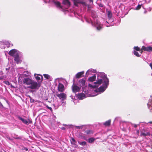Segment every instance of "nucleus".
<instances>
[{
    "instance_id": "nucleus-1",
    "label": "nucleus",
    "mask_w": 152,
    "mask_h": 152,
    "mask_svg": "<svg viewBox=\"0 0 152 152\" xmlns=\"http://www.w3.org/2000/svg\"><path fill=\"white\" fill-rule=\"evenodd\" d=\"M29 88L32 89H38V88L40 87V85L36 82L31 81L29 79Z\"/></svg>"
},
{
    "instance_id": "nucleus-2",
    "label": "nucleus",
    "mask_w": 152,
    "mask_h": 152,
    "mask_svg": "<svg viewBox=\"0 0 152 152\" xmlns=\"http://www.w3.org/2000/svg\"><path fill=\"white\" fill-rule=\"evenodd\" d=\"M103 82L102 80V79H99L96 80V82L94 83L95 84L93 86L91 84H88V86L90 87L94 88H97L99 86L101 85Z\"/></svg>"
},
{
    "instance_id": "nucleus-3",
    "label": "nucleus",
    "mask_w": 152,
    "mask_h": 152,
    "mask_svg": "<svg viewBox=\"0 0 152 152\" xmlns=\"http://www.w3.org/2000/svg\"><path fill=\"white\" fill-rule=\"evenodd\" d=\"M9 54L14 58L19 55V52L17 50L13 49L9 52Z\"/></svg>"
},
{
    "instance_id": "nucleus-4",
    "label": "nucleus",
    "mask_w": 152,
    "mask_h": 152,
    "mask_svg": "<svg viewBox=\"0 0 152 152\" xmlns=\"http://www.w3.org/2000/svg\"><path fill=\"white\" fill-rule=\"evenodd\" d=\"M72 92L74 93H75L77 92H79L81 88L77 86L76 84L74 83L72 86Z\"/></svg>"
},
{
    "instance_id": "nucleus-5",
    "label": "nucleus",
    "mask_w": 152,
    "mask_h": 152,
    "mask_svg": "<svg viewBox=\"0 0 152 152\" xmlns=\"http://www.w3.org/2000/svg\"><path fill=\"white\" fill-rule=\"evenodd\" d=\"M56 95L62 101H64L66 99L67 97L66 94L64 93H61L60 94H57Z\"/></svg>"
},
{
    "instance_id": "nucleus-6",
    "label": "nucleus",
    "mask_w": 152,
    "mask_h": 152,
    "mask_svg": "<svg viewBox=\"0 0 152 152\" xmlns=\"http://www.w3.org/2000/svg\"><path fill=\"white\" fill-rule=\"evenodd\" d=\"M140 136L143 137H146L147 136H150V133L146 131L145 129H142L140 132Z\"/></svg>"
},
{
    "instance_id": "nucleus-7",
    "label": "nucleus",
    "mask_w": 152,
    "mask_h": 152,
    "mask_svg": "<svg viewBox=\"0 0 152 152\" xmlns=\"http://www.w3.org/2000/svg\"><path fill=\"white\" fill-rule=\"evenodd\" d=\"M58 90L60 92H63L65 90L64 85L62 83H59L58 85Z\"/></svg>"
},
{
    "instance_id": "nucleus-8",
    "label": "nucleus",
    "mask_w": 152,
    "mask_h": 152,
    "mask_svg": "<svg viewBox=\"0 0 152 152\" xmlns=\"http://www.w3.org/2000/svg\"><path fill=\"white\" fill-rule=\"evenodd\" d=\"M142 49H143L144 51L149 52L152 51V47L151 46L146 47L143 46L142 47Z\"/></svg>"
},
{
    "instance_id": "nucleus-9",
    "label": "nucleus",
    "mask_w": 152,
    "mask_h": 152,
    "mask_svg": "<svg viewBox=\"0 0 152 152\" xmlns=\"http://www.w3.org/2000/svg\"><path fill=\"white\" fill-rule=\"evenodd\" d=\"M73 2L74 5L77 7L78 6V4L80 3H81L83 5H86V3L85 2H81V1L79 0H74Z\"/></svg>"
},
{
    "instance_id": "nucleus-10",
    "label": "nucleus",
    "mask_w": 152,
    "mask_h": 152,
    "mask_svg": "<svg viewBox=\"0 0 152 152\" xmlns=\"http://www.w3.org/2000/svg\"><path fill=\"white\" fill-rule=\"evenodd\" d=\"M103 85H105V86L107 87L109 84V81L107 77H105L103 78Z\"/></svg>"
},
{
    "instance_id": "nucleus-11",
    "label": "nucleus",
    "mask_w": 152,
    "mask_h": 152,
    "mask_svg": "<svg viewBox=\"0 0 152 152\" xmlns=\"http://www.w3.org/2000/svg\"><path fill=\"white\" fill-rule=\"evenodd\" d=\"M14 58L15 61L17 64H18L20 63L21 60L20 59V58L19 56V55L15 57Z\"/></svg>"
},
{
    "instance_id": "nucleus-12",
    "label": "nucleus",
    "mask_w": 152,
    "mask_h": 152,
    "mask_svg": "<svg viewBox=\"0 0 152 152\" xmlns=\"http://www.w3.org/2000/svg\"><path fill=\"white\" fill-rule=\"evenodd\" d=\"M107 86H105V85H102L98 89V90L99 92L104 91L107 88Z\"/></svg>"
},
{
    "instance_id": "nucleus-13",
    "label": "nucleus",
    "mask_w": 152,
    "mask_h": 152,
    "mask_svg": "<svg viewBox=\"0 0 152 152\" xmlns=\"http://www.w3.org/2000/svg\"><path fill=\"white\" fill-rule=\"evenodd\" d=\"M79 82L80 83V86H83L85 85L86 83V79L82 78L79 80Z\"/></svg>"
},
{
    "instance_id": "nucleus-14",
    "label": "nucleus",
    "mask_w": 152,
    "mask_h": 152,
    "mask_svg": "<svg viewBox=\"0 0 152 152\" xmlns=\"http://www.w3.org/2000/svg\"><path fill=\"white\" fill-rule=\"evenodd\" d=\"M96 79V76L94 75L89 77L88 79V80L90 82H93Z\"/></svg>"
},
{
    "instance_id": "nucleus-15",
    "label": "nucleus",
    "mask_w": 152,
    "mask_h": 152,
    "mask_svg": "<svg viewBox=\"0 0 152 152\" xmlns=\"http://www.w3.org/2000/svg\"><path fill=\"white\" fill-rule=\"evenodd\" d=\"M84 73L83 71L81 72L77 73L76 75V78H79L82 77V75Z\"/></svg>"
},
{
    "instance_id": "nucleus-16",
    "label": "nucleus",
    "mask_w": 152,
    "mask_h": 152,
    "mask_svg": "<svg viewBox=\"0 0 152 152\" xmlns=\"http://www.w3.org/2000/svg\"><path fill=\"white\" fill-rule=\"evenodd\" d=\"M63 3L68 6H70V2L69 0H63Z\"/></svg>"
},
{
    "instance_id": "nucleus-17",
    "label": "nucleus",
    "mask_w": 152,
    "mask_h": 152,
    "mask_svg": "<svg viewBox=\"0 0 152 152\" xmlns=\"http://www.w3.org/2000/svg\"><path fill=\"white\" fill-rule=\"evenodd\" d=\"M111 120H109L106 121L105 123L103 124L105 126H109L110 125Z\"/></svg>"
},
{
    "instance_id": "nucleus-18",
    "label": "nucleus",
    "mask_w": 152,
    "mask_h": 152,
    "mask_svg": "<svg viewBox=\"0 0 152 152\" xmlns=\"http://www.w3.org/2000/svg\"><path fill=\"white\" fill-rule=\"evenodd\" d=\"M85 95L83 93L79 94H78V98L80 99H82L83 97H85Z\"/></svg>"
},
{
    "instance_id": "nucleus-19",
    "label": "nucleus",
    "mask_w": 152,
    "mask_h": 152,
    "mask_svg": "<svg viewBox=\"0 0 152 152\" xmlns=\"http://www.w3.org/2000/svg\"><path fill=\"white\" fill-rule=\"evenodd\" d=\"M24 86L25 85L28 86V78H26L24 79L23 81Z\"/></svg>"
},
{
    "instance_id": "nucleus-20",
    "label": "nucleus",
    "mask_w": 152,
    "mask_h": 152,
    "mask_svg": "<svg viewBox=\"0 0 152 152\" xmlns=\"http://www.w3.org/2000/svg\"><path fill=\"white\" fill-rule=\"evenodd\" d=\"M93 132L92 130H89L86 131L85 133L87 134H90L93 133Z\"/></svg>"
},
{
    "instance_id": "nucleus-21",
    "label": "nucleus",
    "mask_w": 152,
    "mask_h": 152,
    "mask_svg": "<svg viewBox=\"0 0 152 152\" xmlns=\"http://www.w3.org/2000/svg\"><path fill=\"white\" fill-rule=\"evenodd\" d=\"M54 2L58 7L62 8V7L61 5V4L59 1H54Z\"/></svg>"
},
{
    "instance_id": "nucleus-22",
    "label": "nucleus",
    "mask_w": 152,
    "mask_h": 152,
    "mask_svg": "<svg viewBox=\"0 0 152 152\" xmlns=\"http://www.w3.org/2000/svg\"><path fill=\"white\" fill-rule=\"evenodd\" d=\"M19 119L22 121L23 123H24L27 124V123H28V121H26V120L24 119V118L20 117H19Z\"/></svg>"
},
{
    "instance_id": "nucleus-23",
    "label": "nucleus",
    "mask_w": 152,
    "mask_h": 152,
    "mask_svg": "<svg viewBox=\"0 0 152 152\" xmlns=\"http://www.w3.org/2000/svg\"><path fill=\"white\" fill-rule=\"evenodd\" d=\"M95 140V139L94 138L91 137L88 139V142L89 143H92Z\"/></svg>"
},
{
    "instance_id": "nucleus-24",
    "label": "nucleus",
    "mask_w": 152,
    "mask_h": 152,
    "mask_svg": "<svg viewBox=\"0 0 152 152\" xmlns=\"http://www.w3.org/2000/svg\"><path fill=\"white\" fill-rule=\"evenodd\" d=\"M112 14L110 11H108L107 12V16L109 18H111Z\"/></svg>"
},
{
    "instance_id": "nucleus-25",
    "label": "nucleus",
    "mask_w": 152,
    "mask_h": 152,
    "mask_svg": "<svg viewBox=\"0 0 152 152\" xmlns=\"http://www.w3.org/2000/svg\"><path fill=\"white\" fill-rule=\"evenodd\" d=\"M39 74H37L36 75L35 74H34L35 78L36 80H40L41 79L40 77H39V75H38Z\"/></svg>"
},
{
    "instance_id": "nucleus-26",
    "label": "nucleus",
    "mask_w": 152,
    "mask_h": 152,
    "mask_svg": "<svg viewBox=\"0 0 152 152\" xmlns=\"http://www.w3.org/2000/svg\"><path fill=\"white\" fill-rule=\"evenodd\" d=\"M79 143L82 145H86V142L85 141L79 142Z\"/></svg>"
},
{
    "instance_id": "nucleus-27",
    "label": "nucleus",
    "mask_w": 152,
    "mask_h": 152,
    "mask_svg": "<svg viewBox=\"0 0 152 152\" xmlns=\"http://www.w3.org/2000/svg\"><path fill=\"white\" fill-rule=\"evenodd\" d=\"M134 54L137 57H140V56L139 53L137 52L135 50H134Z\"/></svg>"
},
{
    "instance_id": "nucleus-28",
    "label": "nucleus",
    "mask_w": 152,
    "mask_h": 152,
    "mask_svg": "<svg viewBox=\"0 0 152 152\" xmlns=\"http://www.w3.org/2000/svg\"><path fill=\"white\" fill-rule=\"evenodd\" d=\"M43 76H44V77L45 78L47 79H49L50 78V76L48 74H44L43 75Z\"/></svg>"
},
{
    "instance_id": "nucleus-29",
    "label": "nucleus",
    "mask_w": 152,
    "mask_h": 152,
    "mask_svg": "<svg viewBox=\"0 0 152 152\" xmlns=\"http://www.w3.org/2000/svg\"><path fill=\"white\" fill-rule=\"evenodd\" d=\"M134 49L137 51H140V48L138 46H135L134 47Z\"/></svg>"
},
{
    "instance_id": "nucleus-30",
    "label": "nucleus",
    "mask_w": 152,
    "mask_h": 152,
    "mask_svg": "<svg viewBox=\"0 0 152 152\" xmlns=\"http://www.w3.org/2000/svg\"><path fill=\"white\" fill-rule=\"evenodd\" d=\"M141 7V5L139 4L137 7H136L135 9L136 10H140Z\"/></svg>"
},
{
    "instance_id": "nucleus-31",
    "label": "nucleus",
    "mask_w": 152,
    "mask_h": 152,
    "mask_svg": "<svg viewBox=\"0 0 152 152\" xmlns=\"http://www.w3.org/2000/svg\"><path fill=\"white\" fill-rule=\"evenodd\" d=\"M72 142H73L74 143V144H73L74 145H75V143H76V141L73 138H72Z\"/></svg>"
},
{
    "instance_id": "nucleus-32",
    "label": "nucleus",
    "mask_w": 152,
    "mask_h": 152,
    "mask_svg": "<svg viewBox=\"0 0 152 152\" xmlns=\"http://www.w3.org/2000/svg\"><path fill=\"white\" fill-rule=\"evenodd\" d=\"M102 28V27L100 26H98L97 27H96L97 29L99 31Z\"/></svg>"
},
{
    "instance_id": "nucleus-33",
    "label": "nucleus",
    "mask_w": 152,
    "mask_h": 152,
    "mask_svg": "<svg viewBox=\"0 0 152 152\" xmlns=\"http://www.w3.org/2000/svg\"><path fill=\"white\" fill-rule=\"evenodd\" d=\"M6 44L7 43V47H10V43L9 42H6Z\"/></svg>"
},
{
    "instance_id": "nucleus-34",
    "label": "nucleus",
    "mask_w": 152,
    "mask_h": 152,
    "mask_svg": "<svg viewBox=\"0 0 152 152\" xmlns=\"http://www.w3.org/2000/svg\"><path fill=\"white\" fill-rule=\"evenodd\" d=\"M5 83L8 85H10L11 84V83H10L9 81H6L5 82Z\"/></svg>"
},
{
    "instance_id": "nucleus-35",
    "label": "nucleus",
    "mask_w": 152,
    "mask_h": 152,
    "mask_svg": "<svg viewBox=\"0 0 152 152\" xmlns=\"http://www.w3.org/2000/svg\"><path fill=\"white\" fill-rule=\"evenodd\" d=\"M76 127L78 129H82L83 126H76Z\"/></svg>"
},
{
    "instance_id": "nucleus-36",
    "label": "nucleus",
    "mask_w": 152,
    "mask_h": 152,
    "mask_svg": "<svg viewBox=\"0 0 152 152\" xmlns=\"http://www.w3.org/2000/svg\"><path fill=\"white\" fill-rule=\"evenodd\" d=\"M137 131V132H136V134H137L138 136L139 134V133H140V131H139V130H136Z\"/></svg>"
},
{
    "instance_id": "nucleus-37",
    "label": "nucleus",
    "mask_w": 152,
    "mask_h": 152,
    "mask_svg": "<svg viewBox=\"0 0 152 152\" xmlns=\"http://www.w3.org/2000/svg\"><path fill=\"white\" fill-rule=\"evenodd\" d=\"M39 75V76H40L41 77V81H42L43 80V77L41 75Z\"/></svg>"
},
{
    "instance_id": "nucleus-38",
    "label": "nucleus",
    "mask_w": 152,
    "mask_h": 152,
    "mask_svg": "<svg viewBox=\"0 0 152 152\" xmlns=\"http://www.w3.org/2000/svg\"><path fill=\"white\" fill-rule=\"evenodd\" d=\"M143 50H143V49H142V48H141V49H140V53H142L143 51Z\"/></svg>"
},
{
    "instance_id": "nucleus-39",
    "label": "nucleus",
    "mask_w": 152,
    "mask_h": 152,
    "mask_svg": "<svg viewBox=\"0 0 152 152\" xmlns=\"http://www.w3.org/2000/svg\"><path fill=\"white\" fill-rule=\"evenodd\" d=\"M48 109H49L51 112L53 111V109L51 107H49Z\"/></svg>"
},
{
    "instance_id": "nucleus-40",
    "label": "nucleus",
    "mask_w": 152,
    "mask_h": 152,
    "mask_svg": "<svg viewBox=\"0 0 152 152\" xmlns=\"http://www.w3.org/2000/svg\"><path fill=\"white\" fill-rule=\"evenodd\" d=\"M103 5L102 4H100L99 5V6L101 7H103Z\"/></svg>"
},
{
    "instance_id": "nucleus-41",
    "label": "nucleus",
    "mask_w": 152,
    "mask_h": 152,
    "mask_svg": "<svg viewBox=\"0 0 152 152\" xmlns=\"http://www.w3.org/2000/svg\"><path fill=\"white\" fill-rule=\"evenodd\" d=\"M149 65L151 67V69H152V62L151 63H150L149 64Z\"/></svg>"
},
{
    "instance_id": "nucleus-42",
    "label": "nucleus",
    "mask_w": 152,
    "mask_h": 152,
    "mask_svg": "<svg viewBox=\"0 0 152 152\" xmlns=\"http://www.w3.org/2000/svg\"><path fill=\"white\" fill-rule=\"evenodd\" d=\"M4 78V77L3 76H0V80H2Z\"/></svg>"
},
{
    "instance_id": "nucleus-43",
    "label": "nucleus",
    "mask_w": 152,
    "mask_h": 152,
    "mask_svg": "<svg viewBox=\"0 0 152 152\" xmlns=\"http://www.w3.org/2000/svg\"><path fill=\"white\" fill-rule=\"evenodd\" d=\"M61 129H62V130H65V128L64 127H61Z\"/></svg>"
},
{
    "instance_id": "nucleus-44",
    "label": "nucleus",
    "mask_w": 152,
    "mask_h": 152,
    "mask_svg": "<svg viewBox=\"0 0 152 152\" xmlns=\"http://www.w3.org/2000/svg\"><path fill=\"white\" fill-rule=\"evenodd\" d=\"M34 100L33 99H30V102H34Z\"/></svg>"
},
{
    "instance_id": "nucleus-45",
    "label": "nucleus",
    "mask_w": 152,
    "mask_h": 152,
    "mask_svg": "<svg viewBox=\"0 0 152 152\" xmlns=\"http://www.w3.org/2000/svg\"><path fill=\"white\" fill-rule=\"evenodd\" d=\"M137 124H135L134 125V127H135V128H137Z\"/></svg>"
},
{
    "instance_id": "nucleus-46",
    "label": "nucleus",
    "mask_w": 152,
    "mask_h": 152,
    "mask_svg": "<svg viewBox=\"0 0 152 152\" xmlns=\"http://www.w3.org/2000/svg\"><path fill=\"white\" fill-rule=\"evenodd\" d=\"M148 124H152V121H150L148 123Z\"/></svg>"
},
{
    "instance_id": "nucleus-47",
    "label": "nucleus",
    "mask_w": 152,
    "mask_h": 152,
    "mask_svg": "<svg viewBox=\"0 0 152 152\" xmlns=\"http://www.w3.org/2000/svg\"><path fill=\"white\" fill-rule=\"evenodd\" d=\"M32 123V121H31L29 120V123Z\"/></svg>"
},
{
    "instance_id": "nucleus-48",
    "label": "nucleus",
    "mask_w": 152,
    "mask_h": 152,
    "mask_svg": "<svg viewBox=\"0 0 152 152\" xmlns=\"http://www.w3.org/2000/svg\"><path fill=\"white\" fill-rule=\"evenodd\" d=\"M11 86V88H13V86H12V85L11 83V84L10 85Z\"/></svg>"
},
{
    "instance_id": "nucleus-49",
    "label": "nucleus",
    "mask_w": 152,
    "mask_h": 152,
    "mask_svg": "<svg viewBox=\"0 0 152 152\" xmlns=\"http://www.w3.org/2000/svg\"><path fill=\"white\" fill-rule=\"evenodd\" d=\"M46 106L48 109V107H49L48 105H46Z\"/></svg>"
},
{
    "instance_id": "nucleus-50",
    "label": "nucleus",
    "mask_w": 152,
    "mask_h": 152,
    "mask_svg": "<svg viewBox=\"0 0 152 152\" xmlns=\"http://www.w3.org/2000/svg\"><path fill=\"white\" fill-rule=\"evenodd\" d=\"M26 151H27V150H28V149H27V148H26Z\"/></svg>"
},
{
    "instance_id": "nucleus-51",
    "label": "nucleus",
    "mask_w": 152,
    "mask_h": 152,
    "mask_svg": "<svg viewBox=\"0 0 152 152\" xmlns=\"http://www.w3.org/2000/svg\"><path fill=\"white\" fill-rule=\"evenodd\" d=\"M29 97L30 98V97L29 96Z\"/></svg>"
},
{
    "instance_id": "nucleus-52",
    "label": "nucleus",
    "mask_w": 152,
    "mask_h": 152,
    "mask_svg": "<svg viewBox=\"0 0 152 152\" xmlns=\"http://www.w3.org/2000/svg\"><path fill=\"white\" fill-rule=\"evenodd\" d=\"M27 87V88H28V86H27V87Z\"/></svg>"
},
{
    "instance_id": "nucleus-53",
    "label": "nucleus",
    "mask_w": 152,
    "mask_h": 152,
    "mask_svg": "<svg viewBox=\"0 0 152 152\" xmlns=\"http://www.w3.org/2000/svg\"><path fill=\"white\" fill-rule=\"evenodd\" d=\"M72 144V141H71Z\"/></svg>"
}]
</instances>
